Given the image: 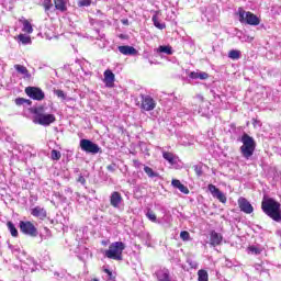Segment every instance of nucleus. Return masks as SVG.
<instances>
[{"mask_svg":"<svg viewBox=\"0 0 281 281\" xmlns=\"http://www.w3.org/2000/svg\"><path fill=\"white\" fill-rule=\"evenodd\" d=\"M262 212L276 223H281V204L273 198H263L261 202Z\"/></svg>","mask_w":281,"mask_h":281,"instance_id":"f257e3e1","label":"nucleus"},{"mask_svg":"<svg viewBox=\"0 0 281 281\" xmlns=\"http://www.w3.org/2000/svg\"><path fill=\"white\" fill-rule=\"evenodd\" d=\"M56 122V115L45 113V108L40 106L33 110V124H40V126H50Z\"/></svg>","mask_w":281,"mask_h":281,"instance_id":"f03ea898","label":"nucleus"},{"mask_svg":"<svg viewBox=\"0 0 281 281\" xmlns=\"http://www.w3.org/2000/svg\"><path fill=\"white\" fill-rule=\"evenodd\" d=\"M126 249V244L122 241H114L105 250L104 256L110 260H123L122 254Z\"/></svg>","mask_w":281,"mask_h":281,"instance_id":"7ed1b4c3","label":"nucleus"},{"mask_svg":"<svg viewBox=\"0 0 281 281\" xmlns=\"http://www.w3.org/2000/svg\"><path fill=\"white\" fill-rule=\"evenodd\" d=\"M240 142L243 143L240 147L241 155L245 159H249V157L254 156V151L256 150V140L254 137L249 136V134H243Z\"/></svg>","mask_w":281,"mask_h":281,"instance_id":"20e7f679","label":"nucleus"},{"mask_svg":"<svg viewBox=\"0 0 281 281\" xmlns=\"http://www.w3.org/2000/svg\"><path fill=\"white\" fill-rule=\"evenodd\" d=\"M238 16L241 23H247V25H260V19H258L256 14L243 10V8L238 9Z\"/></svg>","mask_w":281,"mask_h":281,"instance_id":"39448f33","label":"nucleus"},{"mask_svg":"<svg viewBox=\"0 0 281 281\" xmlns=\"http://www.w3.org/2000/svg\"><path fill=\"white\" fill-rule=\"evenodd\" d=\"M20 232L25 236H31V238H36L38 236V228L30 221L20 222Z\"/></svg>","mask_w":281,"mask_h":281,"instance_id":"423d86ee","label":"nucleus"},{"mask_svg":"<svg viewBox=\"0 0 281 281\" xmlns=\"http://www.w3.org/2000/svg\"><path fill=\"white\" fill-rule=\"evenodd\" d=\"M80 148L83 153H89L90 155H98L100 153V146L87 138L80 140Z\"/></svg>","mask_w":281,"mask_h":281,"instance_id":"0eeeda50","label":"nucleus"},{"mask_svg":"<svg viewBox=\"0 0 281 281\" xmlns=\"http://www.w3.org/2000/svg\"><path fill=\"white\" fill-rule=\"evenodd\" d=\"M140 109L143 111H155L157 102L155 101V99H153V97L148 94H140Z\"/></svg>","mask_w":281,"mask_h":281,"instance_id":"6e6552de","label":"nucleus"},{"mask_svg":"<svg viewBox=\"0 0 281 281\" xmlns=\"http://www.w3.org/2000/svg\"><path fill=\"white\" fill-rule=\"evenodd\" d=\"M25 93L29 95V98H32V100H37L41 102V100H45V92L41 88L36 87H26Z\"/></svg>","mask_w":281,"mask_h":281,"instance_id":"1a4fd4ad","label":"nucleus"},{"mask_svg":"<svg viewBox=\"0 0 281 281\" xmlns=\"http://www.w3.org/2000/svg\"><path fill=\"white\" fill-rule=\"evenodd\" d=\"M209 191L211 192L212 196L217 199V201L221 203H227V196H225V193H223L221 189L216 188V186L209 184Z\"/></svg>","mask_w":281,"mask_h":281,"instance_id":"9d476101","label":"nucleus"},{"mask_svg":"<svg viewBox=\"0 0 281 281\" xmlns=\"http://www.w3.org/2000/svg\"><path fill=\"white\" fill-rule=\"evenodd\" d=\"M124 199L122 198V193L117 191H113L110 195V205L114 207L115 210H120V205H122V202Z\"/></svg>","mask_w":281,"mask_h":281,"instance_id":"9b49d317","label":"nucleus"},{"mask_svg":"<svg viewBox=\"0 0 281 281\" xmlns=\"http://www.w3.org/2000/svg\"><path fill=\"white\" fill-rule=\"evenodd\" d=\"M238 206L244 214H251L254 212V206L245 198H239Z\"/></svg>","mask_w":281,"mask_h":281,"instance_id":"f8f14e48","label":"nucleus"},{"mask_svg":"<svg viewBox=\"0 0 281 281\" xmlns=\"http://www.w3.org/2000/svg\"><path fill=\"white\" fill-rule=\"evenodd\" d=\"M31 215L40 218V221H45L47 218V211L45 207L35 206L31 210Z\"/></svg>","mask_w":281,"mask_h":281,"instance_id":"ddd939ff","label":"nucleus"},{"mask_svg":"<svg viewBox=\"0 0 281 281\" xmlns=\"http://www.w3.org/2000/svg\"><path fill=\"white\" fill-rule=\"evenodd\" d=\"M223 243V235L216 233V231H212L210 233V245L211 247H218Z\"/></svg>","mask_w":281,"mask_h":281,"instance_id":"4468645a","label":"nucleus"},{"mask_svg":"<svg viewBox=\"0 0 281 281\" xmlns=\"http://www.w3.org/2000/svg\"><path fill=\"white\" fill-rule=\"evenodd\" d=\"M15 71L20 74L24 80H31L32 79V74H30V70H27V67L23 65L15 64L14 65Z\"/></svg>","mask_w":281,"mask_h":281,"instance_id":"2eb2a0df","label":"nucleus"},{"mask_svg":"<svg viewBox=\"0 0 281 281\" xmlns=\"http://www.w3.org/2000/svg\"><path fill=\"white\" fill-rule=\"evenodd\" d=\"M120 54H123V56H135L137 55V49L133 46L124 45L117 47Z\"/></svg>","mask_w":281,"mask_h":281,"instance_id":"dca6fc26","label":"nucleus"},{"mask_svg":"<svg viewBox=\"0 0 281 281\" xmlns=\"http://www.w3.org/2000/svg\"><path fill=\"white\" fill-rule=\"evenodd\" d=\"M156 278L158 281H171L170 280V271L168 269H160L156 271Z\"/></svg>","mask_w":281,"mask_h":281,"instance_id":"f3484780","label":"nucleus"},{"mask_svg":"<svg viewBox=\"0 0 281 281\" xmlns=\"http://www.w3.org/2000/svg\"><path fill=\"white\" fill-rule=\"evenodd\" d=\"M104 82L106 87H113V82H115V74L110 69L104 71Z\"/></svg>","mask_w":281,"mask_h":281,"instance_id":"a211bd4d","label":"nucleus"},{"mask_svg":"<svg viewBox=\"0 0 281 281\" xmlns=\"http://www.w3.org/2000/svg\"><path fill=\"white\" fill-rule=\"evenodd\" d=\"M171 184L173 186V188H177L178 190H180V192H182V194H190V190L188 189V187H186L183 183H181L180 180L173 179L171 181Z\"/></svg>","mask_w":281,"mask_h":281,"instance_id":"6ab92c4d","label":"nucleus"},{"mask_svg":"<svg viewBox=\"0 0 281 281\" xmlns=\"http://www.w3.org/2000/svg\"><path fill=\"white\" fill-rule=\"evenodd\" d=\"M189 78H192V80H207V78H210V75H207V72H196V71H192L189 75Z\"/></svg>","mask_w":281,"mask_h":281,"instance_id":"aec40b11","label":"nucleus"},{"mask_svg":"<svg viewBox=\"0 0 281 281\" xmlns=\"http://www.w3.org/2000/svg\"><path fill=\"white\" fill-rule=\"evenodd\" d=\"M22 25H23V29H22V32H26V34H32V32H34V29L32 27V23H30L29 20H20Z\"/></svg>","mask_w":281,"mask_h":281,"instance_id":"412c9836","label":"nucleus"},{"mask_svg":"<svg viewBox=\"0 0 281 281\" xmlns=\"http://www.w3.org/2000/svg\"><path fill=\"white\" fill-rule=\"evenodd\" d=\"M55 8L59 10V12H67V1L65 0H54Z\"/></svg>","mask_w":281,"mask_h":281,"instance_id":"4be33fe9","label":"nucleus"},{"mask_svg":"<svg viewBox=\"0 0 281 281\" xmlns=\"http://www.w3.org/2000/svg\"><path fill=\"white\" fill-rule=\"evenodd\" d=\"M144 172L147 175V177H149V179L159 178V172H156L155 170H153V168L148 166H144Z\"/></svg>","mask_w":281,"mask_h":281,"instance_id":"5701e85b","label":"nucleus"},{"mask_svg":"<svg viewBox=\"0 0 281 281\" xmlns=\"http://www.w3.org/2000/svg\"><path fill=\"white\" fill-rule=\"evenodd\" d=\"M15 104L16 106H32V100L24 99V98H16Z\"/></svg>","mask_w":281,"mask_h":281,"instance_id":"b1692460","label":"nucleus"},{"mask_svg":"<svg viewBox=\"0 0 281 281\" xmlns=\"http://www.w3.org/2000/svg\"><path fill=\"white\" fill-rule=\"evenodd\" d=\"M7 227L10 232L11 236H13V238H19V229H16V226H14V223L8 222Z\"/></svg>","mask_w":281,"mask_h":281,"instance_id":"393cba45","label":"nucleus"},{"mask_svg":"<svg viewBox=\"0 0 281 281\" xmlns=\"http://www.w3.org/2000/svg\"><path fill=\"white\" fill-rule=\"evenodd\" d=\"M151 21L158 30H166V23H160L159 18L157 16V13H155L151 18Z\"/></svg>","mask_w":281,"mask_h":281,"instance_id":"a878e982","label":"nucleus"},{"mask_svg":"<svg viewBox=\"0 0 281 281\" xmlns=\"http://www.w3.org/2000/svg\"><path fill=\"white\" fill-rule=\"evenodd\" d=\"M18 41H20V43H22V45H32V37L24 35V34H20L18 36Z\"/></svg>","mask_w":281,"mask_h":281,"instance_id":"bb28decb","label":"nucleus"},{"mask_svg":"<svg viewBox=\"0 0 281 281\" xmlns=\"http://www.w3.org/2000/svg\"><path fill=\"white\" fill-rule=\"evenodd\" d=\"M158 54H167V56H172V47L171 46H159L157 48Z\"/></svg>","mask_w":281,"mask_h":281,"instance_id":"cd10ccee","label":"nucleus"},{"mask_svg":"<svg viewBox=\"0 0 281 281\" xmlns=\"http://www.w3.org/2000/svg\"><path fill=\"white\" fill-rule=\"evenodd\" d=\"M60 157H63V154H60L59 150L53 149L50 151V159H53V161H60Z\"/></svg>","mask_w":281,"mask_h":281,"instance_id":"c85d7f7f","label":"nucleus"},{"mask_svg":"<svg viewBox=\"0 0 281 281\" xmlns=\"http://www.w3.org/2000/svg\"><path fill=\"white\" fill-rule=\"evenodd\" d=\"M162 157L166 161H169V164H175V155H172V153L164 151Z\"/></svg>","mask_w":281,"mask_h":281,"instance_id":"c756f323","label":"nucleus"},{"mask_svg":"<svg viewBox=\"0 0 281 281\" xmlns=\"http://www.w3.org/2000/svg\"><path fill=\"white\" fill-rule=\"evenodd\" d=\"M207 280H209L207 271L199 270L198 271V281H207Z\"/></svg>","mask_w":281,"mask_h":281,"instance_id":"7c9ffc66","label":"nucleus"},{"mask_svg":"<svg viewBox=\"0 0 281 281\" xmlns=\"http://www.w3.org/2000/svg\"><path fill=\"white\" fill-rule=\"evenodd\" d=\"M228 58H232V60H238V58H240V50H231L228 53Z\"/></svg>","mask_w":281,"mask_h":281,"instance_id":"2f4dec72","label":"nucleus"},{"mask_svg":"<svg viewBox=\"0 0 281 281\" xmlns=\"http://www.w3.org/2000/svg\"><path fill=\"white\" fill-rule=\"evenodd\" d=\"M146 216L149 221H151V223H157V215L155 212H153V210H148Z\"/></svg>","mask_w":281,"mask_h":281,"instance_id":"473e14b6","label":"nucleus"},{"mask_svg":"<svg viewBox=\"0 0 281 281\" xmlns=\"http://www.w3.org/2000/svg\"><path fill=\"white\" fill-rule=\"evenodd\" d=\"M78 5L79 8H89V5H91V0H79Z\"/></svg>","mask_w":281,"mask_h":281,"instance_id":"72a5a7b5","label":"nucleus"},{"mask_svg":"<svg viewBox=\"0 0 281 281\" xmlns=\"http://www.w3.org/2000/svg\"><path fill=\"white\" fill-rule=\"evenodd\" d=\"M194 172L198 177H202L203 176V167L199 166V165H194Z\"/></svg>","mask_w":281,"mask_h":281,"instance_id":"f704fd0d","label":"nucleus"},{"mask_svg":"<svg viewBox=\"0 0 281 281\" xmlns=\"http://www.w3.org/2000/svg\"><path fill=\"white\" fill-rule=\"evenodd\" d=\"M180 238H181V240H190V233L187 231H182L180 233Z\"/></svg>","mask_w":281,"mask_h":281,"instance_id":"c9c22d12","label":"nucleus"},{"mask_svg":"<svg viewBox=\"0 0 281 281\" xmlns=\"http://www.w3.org/2000/svg\"><path fill=\"white\" fill-rule=\"evenodd\" d=\"M248 249L251 254H255L256 256H259V254H261V251H262V250H260V248H258L256 246H250Z\"/></svg>","mask_w":281,"mask_h":281,"instance_id":"e433bc0d","label":"nucleus"},{"mask_svg":"<svg viewBox=\"0 0 281 281\" xmlns=\"http://www.w3.org/2000/svg\"><path fill=\"white\" fill-rule=\"evenodd\" d=\"M53 5L52 0H44V8L46 11L52 10Z\"/></svg>","mask_w":281,"mask_h":281,"instance_id":"4c0bfd02","label":"nucleus"},{"mask_svg":"<svg viewBox=\"0 0 281 281\" xmlns=\"http://www.w3.org/2000/svg\"><path fill=\"white\" fill-rule=\"evenodd\" d=\"M55 95H57V98H61V100H65L66 98L65 92L63 90H55Z\"/></svg>","mask_w":281,"mask_h":281,"instance_id":"58836bf2","label":"nucleus"},{"mask_svg":"<svg viewBox=\"0 0 281 281\" xmlns=\"http://www.w3.org/2000/svg\"><path fill=\"white\" fill-rule=\"evenodd\" d=\"M77 181L78 183H81V186H85V183H87V179H85V176H79Z\"/></svg>","mask_w":281,"mask_h":281,"instance_id":"ea45409f","label":"nucleus"},{"mask_svg":"<svg viewBox=\"0 0 281 281\" xmlns=\"http://www.w3.org/2000/svg\"><path fill=\"white\" fill-rule=\"evenodd\" d=\"M117 166L115 164H111L106 167V169L109 170V172H113L115 170Z\"/></svg>","mask_w":281,"mask_h":281,"instance_id":"a19ab883","label":"nucleus"},{"mask_svg":"<svg viewBox=\"0 0 281 281\" xmlns=\"http://www.w3.org/2000/svg\"><path fill=\"white\" fill-rule=\"evenodd\" d=\"M104 273H108L110 278L113 277V272H111V270L109 269H104Z\"/></svg>","mask_w":281,"mask_h":281,"instance_id":"79ce46f5","label":"nucleus"},{"mask_svg":"<svg viewBox=\"0 0 281 281\" xmlns=\"http://www.w3.org/2000/svg\"><path fill=\"white\" fill-rule=\"evenodd\" d=\"M190 266L192 267V269H196V263H190Z\"/></svg>","mask_w":281,"mask_h":281,"instance_id":"37998d69","label":"nucleus"},{"mask_svg":"<svg viewBox=\"0 0 281 281\" xmlns=\"http://www.w3.org/2000/svg\"><path fill=\"white\" fill-rule=\"evenodd\" d=\"M120 38H126V35L121 34V35H120Z\"/></svg>","mask_w":281,"mask_h":281,"instance_id":"c03bdc74","label":"nucleus"},{"mask_svg":"<svg viewBox=\"0 0 281 281\" xmlns=\"http://www.w3.org/2000/svg\"><path fill=\"white\" fill-rule=\"evenodd\" d=\"M123 23H124V25H126L128 23V20H125Z\"/></svg>","mask_w":281,"mask_h":281,"instance_id":"a18cd8bd","label":"nucleus"},{"mask_svg":"<svg viewBox=\"0 0 281 281\" xmlns=\"http://www.w3.org/2000/svg\"><path fill=\"white\" fill-rule=\"evenodd\" d=\"M91 193H92V194H95V190H91Z\"/></svg>","mask_w":281,"mask_h":281,"instance_id":"49530a36","label":"nucleus"},{"mask_svg":"<svg viewBox=\"0 0 281 281\" xmlns=\"http://www.w3.org/2000/svg\"><path fill=\"white\" fill-rule=\"evenodd\" d=\"M254 124H258V121L255 120Z\"/></svg>","mask_w":281,"mask_h":281,"instance_id":"de8ad7c7","label":"nucleus"},{"mask_svg":"<svg viewBox=\"0 0 281 281\" xmlns=\"http://www.w3.org/2000/svg\"><path fill=\"white\" fill-rule=\"evenodd\" d=\"M254 124H258V121L255 120Z\"/></svg>","mask_w":281,"mask_h":281,"instance_id":"09e8293b","label":"nucleus"}]
</instances>
